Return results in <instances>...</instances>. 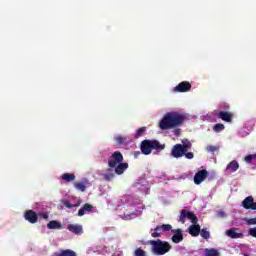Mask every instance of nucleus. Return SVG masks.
<instances>
[{
  "mask_svg": "<svg viewBox=\"0 0 256 256\" xmlns=\"http://www.w3.org/2000/svg\"><path fill=\"white\" fill-rule=\"evenodd\" d=\"M185 121H187V116H185V114H182L181 112H168L161 119L159 128L162 131L175 129V127H181Z\"/></svg>",
  "mask_w": 256,
  "mask_h": 256,
  "instance_id": "1",
  "label": "nucleus"
},
{
  "mask_svg": "<svg viewBox=\"0 0 256 256\" xmlns=\"http://www.w3.org/2000/svg\"><path fill=\"white\" fill-rule=\"evenodd\" d=\"M141 152L143 155H151L152 151H163L165 149V144H161L158 140H143L140 145Z\"/></svg>",
  "mask_w": 256,
  "mask_h": 256,
  "instance_id": "2",
  "label": "nucleus"
},
{
  "mask_svg": "<svg viewBox=\"0 0 256 256\" xmlns=\"http://www.w3.org/2000/svg\"><path fill=\"white\" fill-rule=\"evenodd\" d=\"M150 245H152L154 255H165L173 248L169 242L161 239L151 240Z\"/></svg>",
  "mask_w": 256,
  "mask_h": 256,
  "instance_id": "3",
  "label": "nucleus"
},
{
  "mask_svg": "<svg viewBox=\"0 0 256 256\" xmlns=\"http://www.w3.org/2000/svg\"><path fill=\"white\" fill-rule=\"evenodd\" d=\"M187 219H189V221H191V223H193V225H196V223L199 221V219H197V216L195 215V213L190 212L185 209L181 210L178 221L180 223L184 224L185 221H187Z\"/></svg>",
  "mask_w": 256,
  "mask_h": 256,
  "instance_id": "4",
  "label": "nucleus"
},
{
  "mask_svg": "<svg viewBox=\"0 0 256 256\" xmlns=\"http://www.w3.org/2000/svg\"><path fill=\"white\" fill-rule=\"evenodd\" d=\"M120 163H123V154L120 151H115L108 160V167L115 169Z\"/></svg>",
  "mask_w": 256,
  "mask_h": 256,
  "instance_id": "5",
  "label": "nucleus"
},
{
  "mask_svg": "<svg viewBox=\"0 0 256 256\" xmlns=\"http://www.w3.org/2000/svg\"><path fill=\"white\" fill-rule=\"evenodd\" d=\"M209 177V171L206 169L199 170L195 175H194V183L195 185H201L205 179Z\"/></svg>",
  "mask_w": 256,
  "mask_h": 256,
  "instance_id": "6",
  "label": "nucleus"
},
{
  "mask_svg": "<svg viewBox=\"0 0 256 256\" xmlns=\"http://www.w3.org/2000/svg\"><path fill=\"white\" fill-rule=\"evenodd\" d=\"M189 91H191V83L188 81L180 82L174 87V93H187Z\"/></svg>",
  "mask_w": 256,
  "mask_h": 256,
  "instance_id": "7",
  "label": "nucleus"
},
{
  "mask_svg": "<svg viewBox=\"0 0 256 256\" xmlns=\"http://www.w3.org/2000/svg\"><path fill=\"white\" fill-rule=\"evenodd\" d=\"M242 207L244 209H250L251 211H256V202L253 196H248L242 201Z\"/></svg>",
  "mask_w": 256,
  "mask_h": 256,
  "instance_id": "8",
  "label": "nucleus"
},
{
  "mask_svg": "<svg viewBox=\"0 0 256 256\" xmlns=\"http://www.w3.org/2000/svg\"><path fill=\"white\" fill-rule=\"evenodd\" d=\"M171 154L175 159H179L185 155V148L182 144H176L173 146Z\"/></svg>",
  "mask_w": 256,
  "mask_h": 256,
  "instance_id": "9",
  "label": "nucleus"
},
{
  "mask_svg": "<svg viewBox=\"0 0 256 256\" xmlns=\"http://www.w3.org/2000/svg\"><path fill=\"white\" fill-rule=\"evenodd\" d=\"M171 229H173V226H171L170 224H163V225H160V226H156L154 228V231L155 232H152L151 233V236L155 238L157 237H161V233L157 232V231H171Z\"/></svg>",
  "mask_w": 256,
  "mask_h": 256,
  "instance_id": "10",
  "label": "nucleus"
},
{
  "mask_svg": "<svg viewBox=\"0 0 256 256\" xmlns=\"http://www.w3.org/2000/svg\"><path fill=\"white\" fill-rule=\"evenodd\" d=\"M237 228H231L226 230L225 235L229 237L230 239H243L245 237V234L243 232H236Z\"/></svg>",
  "mask_w": 256,
  "mask_h": 256,
  "instance_id": "11",
  "label": "nucleus"
},
{
  "mask_svg": "<svg viewBox=\"0 0 256 256\" xmlns=\"http://www.w3.org/2000/svg\"><path fill=\"white\" fill-rule=\"evenodd\" d=\"M216 117L222 121H225L226 123H231V121H233V114L227 111H217Z\"/></svg>",
  "mask_w": 256,
  "mask_h": 256,
  "instance_id": "12",
  "label": "nucleus"
},
{
  "mask_svg": "<svg viewBox=\"0 0 256 256\" xmlns=\"http://www.w3.org/2000/svg\"><path fill=\"white\" fill-rule=\"evenodd\" d=\"M24 218L29 223L35 224L37 221H39V217L37 216V212L33 210H27L24 214Z\"/></svg>",
  "mask_w": 256,
  "mask_h": 256,
  "instance_id": "13",
  "label": "nucleus"
},
{
  "mask_svg": "<svg viewBox=\"0 0 256 256\" xmlns=\"http://www.w3.org/2000/svg\"><path fill=\"white\" fill-rule=\"evenodd\" d=\"M127 169H129V163L120 162L117 166L114 167V173H116V175H123Z\"/></svg>",
  "mask_w": 256,
  "mask_h": 256,
  "instance_id": "14",
  "label": "nucleus"
},
{
  "mask_svg": "<svg viewBox=\"0 0 256 256\" xmlns=\"http://www.w3.org/2000/svg\"><path fill=\"white\" fill-rule=\"evenodd\" d=\"M68 231L70 233H74V235H83V226L79 224H69L67 226Z\"/></svg>",
  "mask_w": 256,
  "mask_h": 256,
  "instance_id": "15",
  "label": "nucleus"
},
{
  "mask_svg": "<svg viewBox=\"0 0 256 256\" xmlns=\"http://www.w3.org/2000/svg\"><path fill=\"white\" fill-rule=\"evenodd\" d=\"M174 235L172 236L173 243H181L183 241V230L180 228L171 230Z\"/></svg>",
  "mask_w": 256,
  "mask_h": 256,
  "instance_id": "16",
  "label": "nucleus"
},
{
  "mask_svg": "<svg viewBox=\"0 0 256 256\" xmlns=\"http://www.w3.org/2000/svg\"><path fill=\"white\" fill-rule=\"evenodd\" d=\"M188 231L192 237H199L201 233V226L199 224H193L189 226Z\"/></svg>",
  "mask_w": 256,
  "mask_h": 256,
  "instance_id": "17",
  "label": "nucleus"
},
{
  "mask_svg": "<svg viewBox=\"0 0 256 256\" xmlns=\"http://www.w3.org/2000/svg\"><path fill=\"white\" fill-rule=\"evenodd\" d=\"M93 211V205L86 203L83 207L78 211V217H83L85 213H91Z\"/></svg>",
  "mask_w": 256,
  "mask_h": 256,
  "instance_id": "18",
  "label": "nucleus"
},
{
  "mask_svg": "<svg viewBox=\"0 0 256 256\" xmlns=\"http://www.w3.org/2000/svg\"><path fill=\"white\" fill-rule=\"evenodd\" d=\"M239 169V162L237 160H232L227 166H226V171L228 173H235Z\"/></svg>",
  "mask_w": 256,
  "mask_h": 256,
  "instance_id": "19",
  "label": "nucleus"
},
{
  "mask_svg": "<svg viewBox=\"0 0 256 256\" xmlns=\"http://www.w3.org/2000/svg\"><path fill=\"white\" fill-rule=\"evenodd\" d=\"M103 178L105 181H113V179H115V171L113 168H108L106 173L103 175Z\"/></svg>",
  "mask_w": 256,
  "mask_h": 256,
  "instance_id": "20",
  "label": "nucleus"
},
{
  "mask_svg": "<svg viewBox=\"0 0 256 256\" xmlns=\"http://www.w3.org/2000/svg\"><path fill=\"white\" fill-rule=\"evenodd\" d=\"M48 229H58L61 230L63 229V224H61V222L57 221V220H51L48 224H47Z\"/></svg>",
  "mask_w": 256,
  "mask_h": 256,
  "instance_id": "21",
  "label": "nucleus"
},
{
  "mask_svg": "<svg viewBox=\"0 0 256 256\" xmlns=\"http://www.w3.org/2000/svg\"><path fill=\"white\" fill-rule=\"evenodd\" d=\"M54 256H77V252L71 249L62 250L60 253L55 252Z\"/></svg>",
  "mask_w": 256,
  "mask_h": 256,
  "instance_id": "22",
  "label": "nucleus"
},
{
  "mask_svg": "<svg viewBox=\"0 0 256 256\" xmlns=\"http://www.w3.org/2000/svg\"><path fill=\"white\" fill-rule=\"evenodd\" d=\"M61 179L63 181H66L67 183H71V181H75V174H71V173H64L61 176Z\"/></svg>",
  "mask_w": 256,
  "mask_h": 256,
  "instance_id": "23",
  "label": "nucleus"
},
{
  "mask_svg": "<svg viewBox=\"0 0 256 256\" xmlns=\"http://www.w3.org/2000/svg\"><path fill=\"white\" fill-rule=\"evenodd\" d=\"M64 207H67V209H73L75 207H79L81 205V200H78L77 204H71L69 201L65 200L63 202Z\"/></svg>",
  "mask_w": 256,
  "mask_h": 256,
  "instance_id": "24",
  "label": "nucleus"
},
{
  "mask_svg": "<svg viewBox=\"0 0 256 256\" xmlns=\"http://www.w3.org/2000/svg\"><path fill=\"white\" fill-rule=\"evenodd\" d=\"M213 131L215 133H221V131H225V125L221 123H217L213 126Z\"/></svg>",
  "mask_w": 256,
  "mask_h": 256,
  "instance_id": "25",
  "label": "nucleus"
},
{
  "mask_svg": "<svg viewBox=\"0 0 256 256\" xmlns=\"http://www.w3.org/2000/svg\"><path fill=\"white\" fill-rule=\"evenodd\" d=\"M145 131H147V127L139 128L135 134V139H139V137H143V135H145Z\"/></svg>",
  "mask_w": 256,
  "mask_h": 256,
  "instance_id": "26",
  "label": "nucleus"
},
{
  "mask_svg": "<svg viewBox=\"0 0 256 256\" xmlns=\"http://www.w3.org/2000/svg\"><path fill=\"white\" fill-rule=\"evenodd\" d=\"M74 187H76V189H78V191H81L82 193L85 192L87 189V186H85V184L83 182L75 183Z\"/></svg>",
  "mask_w": 256,
  "mask_h": 256,
  "instance_id": "27",
  "label": "nucleus"
},
{
  "mask_svg": "<svg viewBox=\"0 0 256 256\" xmlns=\"http://www.w3.org/2000/svg\"><path fill=\"white\" fill-rule=\"evenodd\" d=\"M200 235L203 239H209L211 237V233L207 231V228L200 229Z\"/></svg>",
  "mask_w": 256,
  "mask_h": 256,
  "instance_id": "28",
  "label": "nucleus"
},
{
  "mask_svg": "<svg viewBox=\"0 0 256 256\" xmlns=\"http://www.w3.org/2000/svg\"><path fill=\"white\" fill-rule=\"evenodd\" d=\"M182 147H184V153H187L189 149H191L192 144L189 142V140L182 141Z\"/></svg>",
  "mask_w": 256,
  "mask_h": 256,
  "instance_id": "29",
  "label": "nucleus"
},
{
  "mask_svg": "<svg viewBox=\"0 0 256 256\" xmlns=\"http://www.w3.org/2000/svg\"><path fill=\"white\" fill-rule=\"evenodd\" d=\"M114 139L118 145H123V143H125V141H127V138H125L121 135L116 136Z\"/></svg>",
  "mask_w": 256,
  "mask_h": 256,
  "instance_id": "30",
  "label": "nucleus"
},
{
  "mask_svg": "<svg viewBox=\"0 0 256 256\" xmlns=\"http://www.w3.org/2000/svg\"><path fill=\"white\" fill-rule=\"evenodd\" d=\"M134 256H147V252H145V250H143L141 248H137L134 251Z\"/></svg>",
  "mask_w": 256,
  "mask_h": 256,
  "instance_id": "31",
  "label": "nucleus"
},
{
  "mask_svg": "<svg viewBox=\"0 0 256 256\" xmlns=\"http://www.w3.org/2000/svg\"><path fill=\"white\" fill-rule=\"evenodd\" d=\"M206 151H208V153H215V151H219V146L208 145Z\"/></svg>",
  "mask_w": 256,
  "mask_h": 256,
  "instance_id": "32",
  "label": "nucleus"
},
{
  "mask_svg": "<svg viewBox=\"0 0 256 256\" xmlns=\"http://www.w3.org/2000/svg\"><path fill=\"white\" fill-rule=\"evenodd\" d=\"M219 251L215 249L206 250V256H219Z\"/></svg>",
  "mask_w": 256,
  "mask_h": 256,
  "instance_id": "33",
  "label": "nucleus"
},
{
  "mask_svg": "<svg viewBox=\"0 0 256 256\" xmlns=\"http://www.w3.org/2000/svg\"><path fill=\"white\" fill-rule=\"evenodd\" d=\"M253 159H256V153L245 156L244 161L246 163H251V161H253Z\"/></svg>",
  "mask_w": 256,
  "mask_h": 256,
  "instance_id": "34",
  "label": "nucleus"
},
{
  "mask_svg": "<svg viewBox=\"0 0 256 256\" xmlns=\"http://www.w3.org/2000/svg\"><path fill=\"white\" fill-rule=\"evenodd\" d=\"M248 234L251 236V237H254L256 239V227L254 228H250L248 230Z\"/></svg>",
  "mask_w": 256,
  "mask_h": 256,
  "instance_id": "35",
  "label": "nucleus"
},
{
  "mask_svg": "<svg viewBox=\"0 0 256 256\" xmlns=\"http://www.w3.org/2000/svg\"><path fill=\"white\" fill-rule=\"evenodd\" d=\"M247 225H256V217L246 220Z\"/></svg>",
  "mask_w": 256,
  "mask_h": 256,
  "instance_id": "36",
  "label": "nucleus"
},
{
  "mask_svg": "<svg viewBox=\"0 0 256 256\" xmlns=\"http://www.w3.org/2000/svg\"><path fill=\"white\" fill-rule=\"evenodd\" d=\"M184 156L186 157V159H193V157H195V154H193V152H185Z\"/></svg>",
  "mask_w": 256,
  "mask_h": 256,
  "instance_id": "37",
  "label": "nucleus"
},
{
  "mask_svg": "<svg viewBox=\"0 0 256 256\" xmlns=\"http://www.w3.org/2000/svg\"><path fill=\"white\" fill-rule=\"evenodd\" d=\"M220 107H221L222 109H226V111H228V109H229V104H227V103H222V104L220 105Z\"/></svg>",
  "mask_w": 256,
  "mask_h": 256,
  "instance_id": "38",
  "label": "nucleus"
},
{
  "mask_svg": "<svg viewBox=\"0 0 256 256\" xmlns=\"http://www.w3.org/2000/svg\"><path fill=\"white\" fill-rule=\"evenodd\" d=\"M41 217H43V219H49V214L47 213H40Z\"/></svg>",
  "mask_w": 256,
  "mask_h": 256,
  "instance_id": "39",
  "label": "nucleus"
},
{
  "mask_svg": "<svg viewBox=\"0 0 256 256\" xmlns=\"http://www.w3.org/2000/svg\"><path fill=\"white\" fill-rule=\"evenodd\" d=\"M139 155H141V152H139V151L134 152V157H135V158H138Z\"/></svg>",
  "mask_w": 256,
  "mask_h": 256,
  "instance_id": "40",
  "label": "nucleus"
},
{
  "mask_svg": "<svg viewBox=\"0 0 256 256\" xmlns=\"http://www.w3.org/2000/svg\"><path fill=\"white\" fill-rule=\"evenodd\" d=\"M243 256H249V255H247V254H244Z\"/></svg>",
  "mask_w": 256,
  "mask_h": 256,
  "instance_id": "41",
  "label": "nucleus"
},
{
  "mask_svg": "<svg viewBox=\"0 0 256 256\" xmlns=\"http://www.w3.org/2000/svg\"><path fill=\"white\" fill-rule=\"evenodd\" d=\"M221 213V215H223V212H220Z\"/></svg>",
  "mask_w": 256,
  "mask_h": 256,
  "instance_id": "42",
  "label": "nucleus"
}]
</instances>
